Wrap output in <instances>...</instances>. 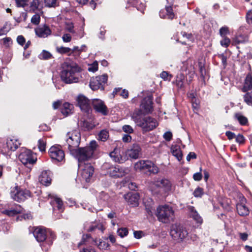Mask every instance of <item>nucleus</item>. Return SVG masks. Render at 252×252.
Returning <instances> with one entry per match:
<instances>
[{
	"label": "nucleus",
	"mask_w": 252,
	"mask_h": 252,
	"mask_svg": "<svg viewBox=\"0 0 252 252\" xmlns=\"http://www.w3.org/2000/svg\"><path fill=\"white\" fill-rule=\"evenodd\" d=\"M74 26L72 23L68 22L66 23L65 29L66 30L71 33H74V31L73 30Z\"/></svg>",
	"instance_id": "6e6d98bb"
},
{
	"label": "nucleus",
	"mask_w": 252,
	"mask_h": 252,
	"mask_svg": "<svg viewBox=\"0 0 252 252\" xmlns=\"http://www.w3.org/2000/svg\"><path fill=\"white\" fill-rule=\"evenodd\" d=\"M189 215L197 223H201L202 219L199 214L197 213L194 207L189 206L188 207Z\"/></svg>",
	"instance_id": "c85d7f7f"
},
{
	"label": "nucleus",
	"mask_w": 252,
	"mask_h": 252,
	"mask_svg": "<svg viewBox=\"0 0 252 252\" xmlns=\"http://www.w3.org/2000/svg\"><path fill=\"white\" fill-rule=\"evenodd\" d=\"M123 130L124 132L128 133H131L133 131V128L129 125H125L123 126Z\"/></svg>",
	"instance_id": "bf43d9fd"
},
{
	"label": "nucleus",
	"mask_w": 252,
	"mask_h": 252,
	"mask_svg": "<svg viewBox=\"0 0 252 252\" xmlns=\"http://www.w3.org/2000/svg\"><path fill=\"white\" fill-rule=\"evenodd\" d=\"M240 198V202L237 203L236 206L237 212L240 216H247L249 214L250 211L248 207L245 204L246 199L243 196Z\"/></svg>",
	"instance_id": "a211bd4d"
},
{
	"label": "nucleus",
	"mask_w": 252,
	"mask_h": 252,
	"mask_svg": "<svg viewBox=\"0 0 252 252\" xmlns=\"http://www.w3.org/2000/svg\"><path fill=\"white\" fill-rule=\"evenodd\" d=\"M252 89V73L248 74L245 80L243 91L245 92Z\"/></svg>",
	"instance_id": "473e14b6"
},
{
	"label": "nucleus",
	"mask_w": 252,
	"mask_h": 252,
	"mask_svg": "<svg viewBox=\"0 0 252 252\" xmlns=\"http://www.w3.org/2000/svg\"><path fill=\"white\" fill-rule=\"evenodd\" d=\"M16 5L18 7H25L27 5L28 0H15Z\"/></svg>",
	"instance_id": "5fc2aeb1"
},
{
	"label": "nucleus",
	"mask_w": 252,
	"mask_h": 252,
	"mask_svg": "<svg viewBox=\"0 0 252 252\" xmlns=\"http://www.w3.org/2000/svg\"><path fill=\"white\" fill-rule=\"evenodd\" d=\"M77 104L81 110L85 112L88 113L91 109L90 101L84 95H78L77 99Z\"/></svg>",
	"instance_id": "dca6fc26"
},
{
	"label": "nucleus",
	"mask_w": 252,
	"mask_h": 252,
	"mask_svg": "<svg viewBox=\"0 0 252 252\" xmlns=\"http://www.w3.org/2000/svg\"><path fill=\"white\" fill-rule=\"evenodd\" d=\"M79 168L82 170L81 176L86 182H89L94 172V168L90 163H83L82 165H78Z\"/></svg>",
	"instance_id": "9b49d317"
},
{
	"label": "nucleus",
	"mask_w": 252,
	"mask_h": 252,
	"mask_svg": "<svg viewBox=\"0 0 252 252\" xmlns=\"http://www.w3.org/2000/svg\"><path fill=\"white\" fill-rule=\"evenodd\" d=\"M170 234L174 240L182 241L188 236V232L183 226L174 224L171 226Z\"/></svg>",
	"instance_id": "1a4fd4ad"
},
{
	"label": "nucleus",
	"mask_w": 252,
	"mask_h": 252,
	"mask_svg": "<svg viewBox=\"0 0 252 252\" xmlns=\"http://www.w3.org/2000/svg\"><path fill=\"white\" fill-rule=\"evenodd\" d=\"M108 76L104 74L102 75L92 77L90 79V87L92 90H104V85L107 83Z\"/></svg>",
	"instance_id": "9d476101"
},
{
	"label": "nucleus",
	"mask_w": 252,
	"mask_h": 252,
	"mask_svg": "<svg viewBox=\"0 0 252 252\" xmlns=\"http://www.w3.org/2000/svg\"><path fill=\"white\" fill-rule=\"evenodd\" d=\"M98 147L96 142L93 140L89 146L82 148L78 147L72 151L70 154L78 160V165H82L93 158V155Z\"/></svg>",
	"instance_id": "f03ea898"
},
{
	"label": "nucleus",
	"mask_w": 252,
	"mask_h": 252,
	"mask_svg": "<svg viewBox=\"0 0 252 252\" xmlns=\"http://www.w3.org/2000/svg\"><path fill=\"white\" fill-rule=\"evenodd\" d=\"M81 140V134L78 130H73L66 134V142L68 145V149L71 153L79 147Z\"/></svg>",
	"instance_id": "39448f33"
},
{
	"label": "nucleus",
	"mask_w": 252,
	"mask_h": 252,
	"mask_svg": "<svg viewBox=\"0 0 252 252\" xmlns=\"http://www.w3.org/2000/svg\"><path fill=\"white\" fill-rule=\"evenodd\" d=\"M245 41V39L243 35H240L236 36L233 39V43L235 44H238L243 43Z\"/></svg>",
	"instance_id": "09e8293b"
},
{
	"label": "nucleus",
	"mask_w": 252,
	"mask_h": 252,
	"mask_svg": "<svg viewBox=\"0 0 252 252\" xmlns=\"http://www.w3.org/2000/svg\"><path fill=\"white\" fill-rule=\"evenodd\" d=\"M33 235L38 242H41L45 240L47 237V233L45 229L37 227L33 231Z\"/></svg>",
	"instance_id": "a878e982"
},
{
	"label": "nucleus",
	"mask_w": 252,
	"mask_h": 252,
	"mask_svg": "<svg viewBox=\"0 0 252 252\" xmlns=\"http://www.w3.org/2000/svg\"><path fill=\"white\" fill-rule=\"evenodd\" d=\"M10 194L11 197L17 202L24 201L31 197V192L29 190L21 189L18 186L11 188Z\"/></svg>",
	"instance_id": "0eeeda50"
},
{
	"label": "nucleus",
	"mask_w": 252,
	"mask_h": 252,
	"mask_svg": "<svg viewBox=\"0 0 252 252\" xmlns=\"http://www.w3.org/2000/svg\"><path fill=\"white\" fill-rule=\"evenodd\" d=\"M185 78V76L183 73H180L177 75L176 84L178 88H182L184 87Z\"/></svg>",
	"instance_id": "e433bc0d"
},
{
	"label": "nucleus",
	"mask_w": 252,
	"mask_h": 252,
	"mask_svg": "<svg viewBox=\"0 0 252 252\" xmlns=\"http://www.w3.org/2000/svg\"><path fill=\"white\" fill-rule=\"evenodd\" d=\"M147 171L153 174H157L158 172L159 169L156 165L151 162V165H150V167H148Z\"/></svg>",
	"instance_id": "49530a36"
},
{
	"label": "nucleus",
	"mask_w": 252,
	"mask_h": 252,
	"mask_svg": "<svg viewBox=\"0 0 252 252\" xmlns=\"http://www.w3.org/2000/svg\"><path fill=\"white\" fill-rule=\"evenodd\" d=\"M155 186L161 188L166 191L171 189V184L170 182L166 179H158L154 181Z\"/></svg>",
	"instance_id": "b1692460"
},
{
	"label": "nucleus",
	"mask_w": 252,
	"mask_h": 252,
	"mask_svg": "<svg viewBox=\"0 0 252 252\" xmlns=\"http://www.w3.org/2000/svg\"><path fill=\"white\" fill-rule=\"evenodd\" d=\"M153 110V102L152 97L150 96L145 97L142 101L141 104V109L134 113H138V115L143 113L148 114L151 113Z\"/></svg>",
	"instance_id": "ddd939ff"
},
{
	"label": "nucleus",
	"mask_w": 252,
	"mask_h": 252,
	"mask_svg": "<svg viewBox=\"0 0 252 252\" xmlns=\"http://www.w3.org/2000/svg\"><path fill=\"white\" fill-rule=\"evenodd\" d=\"M244 101L249 105L252 106V92L247 93L244 95Z\"/></svg>",
	"instance_id": "79ce46f5"
},
{
	"label": "nucleus",
	"mask_w": 252,
	"mask_h": 252,
	"mask_svg": "<svg viewBox=\"0 0 252 252\" xmlns=\"http://www.w3.org/2000/svg\"><path fill=\"white\" fill-rule=\"evenodd\" d=\"M51 54L47 51H43L40 55V58L42 59L47 60L51 57Z\"/></svg>",
	"instance_id": "603ef678"
},
{
	"label": "nucleus",
	"mask_w": 252,
	"mask_h": 252,
	"mask_svg": "<svg viewBox=\"0 0 252 252\" xmlns=\"http://www.w3.org/2000/svg\"><path fill=\"white\" fill-rule=\"evenodd\" d=\"M38 147L40 151L44 152L46 149V142L44 139H40L38 140Z\"/></svg>",
	"instance_id": "a18cd8bd"
},
{
	"label": "nucleus",
	"mask_w": 252,
	"mask_h": 252,
	"mask_svg": "<svg viewBox=\"0 0 252 252\" xmlns=\"http://www.w3.org/2000/svg\"><path fill=\"white\" fill-rule=\"evenodd\" d=\"M46 6L49 7H55L57 5V0H44Z\"/></svg>",
	"instance_id": "de8ad7c7"
},
{
	"label": "nucleus",
	"mask_w": 252,
	"mask_h": 252,
	"mask_svg": "<svg viewBox=\"0 0 252 252\" xmlns=\"http://www.w3.org/2000/svg\"><path fill=\"white\" fill-rule=\"evenodd\" d=\"M48 154L55 163L65 162L64 152L60 145H55L51 146L48 150Z\"/></svg>",
	"instance_id": "6e6552de"
},
{
	"label": "nucleus",
	"mask_w": 252,
	"mask_h": 252,
	"mask_svg": "<svg viewBox=\"0 0 252 252\" xmlns=\"http://www.w3.org/2000/svg\"><path fill=\"white\" fill-rule=\"evenodd\" d=\"M36 34L39 37L45 38L51 34V30L46 25H42L35 30Z\"/></svg>",
	"instance_id": "412c9836"
},
{
	"label": "nucleus",
	"mask_w": 252,
	"mask_h": 252,
	"mask_svg": "<svg viewBox=\"0 0 252 252\" xmlns=\"http://www.w3.org/2000/svg\"><path fill=\"white\" fill-rule=\"evenodd\" d=\"M201 170H202V169H201V168H200L199 172H197V173L194 174V175L193 176V178L195 181H199L201 180V179L202 178V174L201 172Z\"/></svg>",
	"instance_id": "4d7b16f0"
},
{
	"label": "nucleus",
	"mask_w": 252,
	"mask_h": 252,
	"mask_svg": "<svg viewBox=\"0 0 252 252\" xmlns=\"http://www.w3.org/2000/svg\"><path fill=\"white\" fill-rule=\"evenodd\" d=\"M43 8V3L41 0H33L30 4V10L33 12L40 11Z\"/></svg>",
	"instance_id": "2f4dec72"
},
{
	"label": "nucleus",
	"mask_w": 252,
	"mask_h": 252,
	"mask_svg": "<svg viewBox=\"0 0 252 252\" xmlns=\"http://www.w3.org/2000/svg\"><path fill=\"white\" fill-rule=\"evenodd\" d=\"M97 246L99 249L104 250L106 249L109 246V245L106 243L105 242L100 241Z\"/></svg>",
	"instance_id": "0e129e2a"
},
{
	"label": "nucleus",
	"mask_w": 252,
	"mask_h": 252,
	"mask_svg": "<svg viewBox=\"0 0 252 252\" xmlns=\"http://www.w3.org/2000/svg\"><path fill=\"white\" fill-rule=\"evenodd\" d=\"M132 118L137 125L145 131L152 130L158 126V123L155 119L151 117L142 118L138 115V113H133Z\"/></svg>",
	"instance_id": "7ed1b4c3"
},
{
	"label": "nucleus",
	"mask_w": 252,
	"mask_h": 252,
	"mask_svg": "<svg viewBox=\"0 0 252 252\" xmlns=\"http://www.w3.org/2000/svg\"><path fill=\"white\" fill-rule=\"evenodd\" d=\"M56 49L57 52L61 54H65L68 56L71 55V49L68 47L61 46L57 47Z\"/></svg>",
	"instance_id": "ea45409f"
},
{
	"label": "nucleus",
	"mask_w": 252,
	"mask_h": 252,
	"mask_svg": "<svg viewBox=\"0 0 252 252\" xmlns=\"http://www.w3.org/2000/svg\"><path fill=\"white\" fill-rule=\"evenodd\" d=\"M20 145L19 140L15 137L9 138L7 140L6 147L8 151H15Z\"/></svg>",
	"instance_id": "bb28decb"
},
{
	"label": "nucleus",
	"mask_w": 252,
	"mask_h": 252,
	"mask_svg": "<svg viewBox=\"0 0 252 252\" xmlns=\"http://www.w3.org/2000/svg\"><path fill=\"white\" fill-rule=\"evenodd\" d=\"M108 137V131L106 129L101 130L98 135V139L102 141H106Z\"/></svg>",
	"instance_id": "58836bf2"
},
{
	"label": "nucleus",
	"mask_w": 252,
	"mask_h": 252,
	"mask_svg": "<svg viewBox=\"0 0 252 252\" xmlns=\"http://www.w3.org/2000/svg\"><path fill=\"white\" fill-rule=\"evenodd\" d=\"M234 118L242 126L247 125L248 123V119L240 113L235 114Z\"/></svg>",
	"instance_id": "f704fd0d"
},
{
	"label": "nucleus",
	"mask_w": 252,
	"mask_h": 252,
	"mask_svg": "<svg viewBox=\"0 0 252 252\" xmlns=\"http://www.w3.org/2000/svg\"><path fill=\"white\" fill-rule=\"evenodd\" d=\"M19 159L24 165L32 164L36 160L32 152L27 149H23L18 157Z\"/></svg>",
	"instance_id": "f8f14e48"
},
{
	"label": "nucleus",
	"mask_w": 252,
	"mask_h": 252,
	"mask_svg": "<svg viewBox=\"0 0 252 252\" xmlns=\"http://www.w3.org/2000/svg\"><path fill=\"white\" fill-rule=\"evenodd\" d=\"M124 197L129 205L132 206H137L138 205L139 196L138 193L128 192L125 194Z\"/></svg>",
	"instance_id": "6ab92c4d"
},
{
	"label": "nucleus",
	"mask_w": 252,
	"mask_h": 252,
	"mask_svg": "<svg viewBox=\"0 0 252 252\" xmlns=\"http://www.w3.org/2000/svg\"><path fill=\"white\" fill-rule=\"evenodd\" d=\"M51 176L52 173L50 171L44 170L39 176V181L41 184L48 186L51 183Z\"/></svg>",
	"instance_id": "aec40b11"
},
{
	"label": "nucleus",
	"mask_w": 252,
	"mask_h": 252,
	"mask_svg": "<svg viewBox=\"0 0 252 252\" xmlns=\"http://www.w3.org/2000/svg\"><path fill=\"white\" fill-rule=\"evenodd\" d=\"M163 137L165 140L169 141L172 139V133L170 131H167L164 133Z\"/></svg>",
	"instance_id": "052dcab7"
},
{
	"label": "nucleus",
	"mask_w": 252,
	"mask_h": 252,
	"mask_svg": "<svg viewBox=\"0 0 252 252\" xmlns=\"http://www.w3.org/2000/svg\"><path fill=\"white\" fill-rule=\"evenodd\" d=\"M141 149L140 146L137 144L133 145L132 147L127 151V154L132 158L137 159L141 154Z\"/></svg>",
	"instance_id": "393cba45"
},
{
	"label": "nucleus",
	"mask_w": 252,
	"mask_h": 252,
	"mask_svg": "<svg viewBox=\"0 0 252 252\" xmlns=\"http://www.w3.org/2000/svg\"><path fill=\"white\" fill-rule=\"evenodd\" d=\"M225 135L229 140H232L233 138H235L236 136L234 133L231 132L230 131H226L225 133Z\"/></svg>",
	"instance_id": "774afa93"
},
{
	"label": "nucleus",
	"mask_w": 252,
	"mask_h": 252,
	"mask_svg": "<svg viewBox=\"0 0 252 252\" xmlns=\"http://www.w3.org/2000/svg\"><path fill=\"white\" fill-rule=\"evenodd\" d=\"M40 17L38 14H35L32 17L31 22L34 25H38L40 22Z\"/></svg>",
	"instance_id": "8fccbe9b"
},
{
	"label": "nucleus",
	"mask_w": 252,
	"mask_h": 252,
	"mask_svg": "<svg viewBox=\"0 0 252 252\" xmlns=\"http://www.w3.org/2000/svg\"><path fill=\"white\" fill-rule=\"evenodd\" d=\"M51 203L53 206H56L59 211H63V203L60 198L54 197Z\"/></svg>",
	"instance_id": "c9c22d12"
},
{
	"label": "nucleus",
	"mask_w": 252,
	"mask_h": 252,
	"mask_svg": "<svg viewBox=\"0 0 252 252\" xmlns=\"http://www.w3.org/2000/svg\"><path fill=\"white\" fill-rule=\"evenodd\" d=\"M81 125L85 130L92 129L95 126L94 124L92 122L88 121H84Z\"/></svg>",
	"instance_id": "4c0bfd02"
},
{
	"label": "nucleus",
	"mask_w": 252,
	"mask_h": 252,
	"mask_svg": "<svg viewBox=\"0 0 252 252\" xmlns=\"http://www.w3.org/2000/svg\"><path fill=\"white\" fill-rule=\"evenodd\" d=\"M83 228L85 231L88 232H94L97 229L103 233L105 230L103 224L97 221L86 222L83 224Z\"/></svg>",
	"instance_id": "4468645a"
},
{
	"label": "nucleus",
	"mask_w": 252,
	"mask_h": 252,
	"mask_svg": "<svg viewBox=\"0 0 252 252\" xmlns=\"http://www.w3.org/2000/svg\"><path fill=\"white\" fill-rule=\"evenodd\" d=\"M228 32V29L227 27H222L220 30V33L221 36L226 37L225 35Z\"/></svg>",
	"instance_id": "13d9d810"
},
{
	"label": "nucleus",
	"mask_w": 252,
	"mask_h": 252,
	"mask_svg": "<svg viewBox=\"0 0 252 252\" xmlns=\"http://www.w3.org/2000/svg\"><path fill=\"white\" fill-rule=\"evenodd\" d=\"M117 233L118 236L123 238L128 234V229L126 227H121L118 229Z\"/></svg>",
	"instance_id": "a19ab883"
},
{
	"label": "nucleus",
	"mask_w": 252,
	"mask_h": 252,
	"mask_svg": "<svg viewBox=\"0 0 252 252\" xmlns=\"http://www.w3.org/2000/svg\"><path fill=\"white\" fill-rule=\"evenodd\" d=\"M17 41L18 44L22 46H23L25 43V39L22 35L18 36Z\"/></svg>",
	"instance_id": "69168bd1"
},
{
	"label": "nucleus",
	"mask_w": 252,
	"mask_h": 252,
	"mask_svg": "<svg viewBox=\"0 0 252 252\" xmlns=\"http://www.w3.org/2000/svg\"><path fill=\"white\" fill-rule=\"evenodd\" d=\"M128 2L133 6L136 7L138 10L140 11L142 13H144V10L145 8L146 5L145 3L143 0H129Z\"/></svg>",
	"instance_id": "c756f323"
},
{
	"label": "nucleus",
	"mask_w": 252,
	"mask_h": 252,
	"mask_svg": "<svg viewBox=\"0 0 252 252\" xmlns=\"http://www.w3.org/2000/svg\"><path fill=\"white\" fill-rule=\"evenodd\" d=\"M101 2V1L100 0H91L90 2V5L93 9H94L96 4L97 3H100Z\"/></svg>",
	"instance_id": "338daca9"
},
{
	"label": "nucleus",
	"mask_w": 252,
	"mask_h": 252,
	"mask_svg": "<svg viewBox=\"0 0 252 252\" xmlns=\"http://www.w3.org/2000/svg\"><path fill=\"white\" fill-rule=\"evenodd\" d=\"M160 77L164 81H170L172 77V75L169 74L168 72L163 71L160 74Z\"/></svg>",
	"instance_id": "37998d69"
},
{
	"label": "nucleus",
	"mask_w": 252,
	"mask_h": 252,
	"mask_svg": "<svg viewBox=\"0 0 252 252\" xmlns=\"http://www.w3.org/2000/svg\"><path fill=\"white\" fill-rule=\"evenodd\" d=\"M61 72L62 80L66 84L77 83L80 80L81 68L77 63L70 62H64L62 64Z\"/></svg>",
	"instance_id": "f257e3e1"
},
{
	"label": "nucleus",
	"mask_w": 252,
	"mask_h": 252,
	"mask_svg": "<svg viewBox=\"0 0 252 252\" xmlns=\"http://www.w3.org/2000/svg\"><path fill=\"white\" fill-rule=\"evenodd\" d=\"M88 70L90 72H94L98 70V63L96 61L94 62L92 64H89Z\"/></svg>",
	"instance_id": "c03bdc74"
},
{
	"label": "nucleus",
	"mask_w": 252,
	"mask_h": 252,
	"mask_svg": "<svg viewBox=\"0 0 252 252\" xmlns=\"http://www.w3.org/2000/svg\"><path fill=\"white\" fill-rule=\"evenodd\" d=\"M62 39L63 42H69L71 40V36L68 33L64 34L63 35Z\"/></svg>",
	"instance_id": "e2e57ef3"
},
{
	"label": "nucleus",
	"mask_w": 252,
	"mask_h": 252,
	"mask_svg": "<svg viewBox=\"0 0 252 252\" xmlns=\"http://www.w3.org/2000/svg\"><path fill=\"white\" fill-rule=\"evenodd\" d=\"M171 151L172 155L175 157L179 161H180L182 159L183 155L179 146H172Z\"/></svg>",
	"instance_id": "72a5a7b5"
},
{
	"label": "nucleus",
	"mask_w": 252,
	"mask_h": 252,
	"mask_svg": "<svg viewBox=\"0 0 252 252\" xmlns=\"http://www.w3.org/2000/svg\"><path fill=\"white\" fill-rule=\"evenodd\" d=\"M203 194V189L201 188H196L193 192V195L195 197H201Z\"/></svg>",
	"instance_id": "864d4df0"
},
{
	"label": "nucleus",
	"mask_w": 252,
	"mask_h": 252,
	"mask_svg": "<svg viewBox=\"0 0 252 252\" xmlns=\"http://www.w3.org/2000/svg\"><path fill=\"white\" fill-rule=\"evenodd\" d=\"M160 18L172 20L175 17V14L172 7L170 6H166L164 9L161 10L159 13Z\"/></svg>",
	"instance_id": "4be33fe9"
},
{
	"label": "nucleus",
	"mask_w": 252,
	"mask_h": 252,
	"mask_svg": "<svg viewBox=\"0 0 252 252\" xmlns=\"http://www.w3.org/2000/svg\"><path fill=\"white\" fill-rule=\"evenodd\" d=\"M73 108L74 107L72 104L68 102H65L62 107L61 112L63 115L67 116L72 113Z\"/></svg>",
	"instance_id": "7c9ffc66"
},
{
	"label": "nucleus",
	"mask_w": 252,
	"mask_h": 252,
	"mask_svg": "<svg viewBox=\"0 0 252 252\" xmlns=\"http://www.w3.org/2000/svg\"><path fill=\"white\" fill-rule=\"evenodd\" d=\"M151 161L149 160H141L134 164V168L137 171L147 170L148 167H150Z\"/></svg>",
	"instance_id": "cd10ccee"
},
{
	"label": "nucleus",
	"mask_w": 252,
	"mask_h": 252,
	"mask_svg": "<svg viewBox=\"0 0 252 252\" xmlns=\"http://www.w3.org/2000/svg\"><path fill=\"white\" fill-rule=\"evenodd\" d=\"M92 103L94 110L103 115L107 114V108L104 102L99 99H94Z\"/></svg>",
	"instance_id": "f3484780"
},
{
	"label": "nucleus",
	"mask_w": 252,
	"mask_h": 252,
	"mask_svg": "<svg viewBox=\"0 0 252 252\" xmlns=\"http://www.w3.org/2000/svg\"><path fill=\"white\" fill-rule=\"evenodd\" d=\"M109 155L113 160L119 163H123L127 159L124 150L120 148H115Z\"/></svg>",
	"instance_id": "2eb2a0df"
},
{
	"label": "nucleus",
	"mask_w": 252,
	"mask_h": 252,
	"mask_svg": "<svg viewBox=\"0 0 252 252\" xmlns=\"http://www.w3.org/2000/svg\"><path fill=\"white\" fill-rule=\"evenodd\" d=\"M103 168L107 170V173L110 176L114 178H119L127 174L130 172L128 167H120L119 166H110L108 163L104 164Z\"/></svg>",
	"instance_id": "423d86ee"
},
{
	"label": "nucleus",
	"mask_w": 252,
	"mask_h": 252,
	"mask_svg": "<svg viewBox=\"0 0 252 252\" xmlns=\"http://www.w3.org/2000/svg\"><path fill=\"white\" fill-rule=\"evenodd\" d=\"M158 220L164 223L173 221L175 218L174 211L168 205L159 206L156 214Z\"/></svg>",
	"instance_id": "20e7f679"
},
{
	"label": "nucleus",
	"mask_w": 252,
	"mask_h": 252,
	"mask_svg": "<svg viewBox=\"0 0 252 252\" xmlns=\"http://www.w3.org/2000/svg\"><path fill=\"white\" fill-rule=\"evenodd\" d=\"M223 38L220 41L221 45L224 47H227L230 43V40L226 37H223Z\"/></svg>",
	"instance_id": "3c124183"
},
{
	"label": "nucleus",
	"mask_w": 252,
	"mask_h": 252,
	"mask_svg": "<svg viewBox=\"0 0 252 252\" xmlns=\"http://www.w3.org/2000/svg\"><path fill=\"white\" fill-rule=\"evenodd\" d=\"M22 207L20 205L15 204L8 209L3 210L2 213L8 216L12 217L22 213Z\"/></svg>",
	"instance_id": "5701e85b"
},
{
	"label": "nucleus",
	"mask_w": 252,
	"mask_h": 252,
	"mask_svg": "<svg viewBox=\"0 0 252 252\" xmlns=\"http://www.w3.org/2000/svg\"><path fill=\"white\" fill-rule=\"evenodd\" d=\"M236 141L239 144H243L245 142V138L242 134H238L237 136H235Z\"/></svg>",
	"instance_id": "680f3d73"
}]
</instances>
